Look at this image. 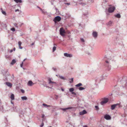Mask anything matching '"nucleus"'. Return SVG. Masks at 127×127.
Masks as SVG:
<instances>
[{
	"label": "nucleus",
	"instance_id": "1",
	"mask_svg": "<svg viewBox=\"0 0 127 127\" xmlns=\"http://www.w3.org/2000/svg\"><path fill=\"white\" fill-rule=\"evenodd\" d=\"M118 106L119 107H122V106L120 104L117 103L112 105L111 106V109L112 110H113L116 107H117Z\"/></svg>",
	"mask_w": 127,
	"mask_h": 127
},
{
	"label": "nucleus",
	"instance_id": "2",
	"mask_svg": "<svg viewBox=\"0 0 127 127\" xmlns=\"http://www.w3.org/2000/svg\"><path fill=\"white\" fill-rule=\"evenodd\" d=\"M61 20V18L59 16H57L55 17L53 20L54 21L55 23H57V22L60 21Z\"/></svg>",
	"mask_w": 127,
	"mask_h": 127
},
{
	"label": "nucleus",
	"instance_id": "3",
	"mask_svg": "<svg viewBox=\"0 0 127 127\" xmlns=\"http://www.w3.org/2000/svg\"><path fill=\"white\" fill-rule=\"evenodd\" d=\"M115 9V7L114 6L109 7L108 9V11L109 13L113 12Z\"/></svg>",
	"mask_w": 127,
	"mask_h": 127
},
{
	"label": "nucleus",
	"instance_id": "4",
	"mask_svg": "<svg viewBox=\"0 0 127 127\" xmlns=\"http://www.w3.org/2000/svg\"><path fill=\"white\" fill-rule=\"evenodd\" d=\"M118 81H120L121 83H125L126 84L127 82V77H123L121 80L119 79L118 80Z\"/></svg>",
	"mask_w": 127,
	"mask_h": 127
},
{
	"label": "nucleus",
	"instance_id": "5",
	"mask_svg": "<svg viewBox=\"0 0 127 127\" xmlns=\"http://www.w3.org/2000/svg\"><path fill=\"white\" fill-rule=\"evenodd\" d=\"M105 62L106 63V66L107 67V70L108 71H109L111 69V66L110 65H109V61L108 60H106Z\"/></svg>",
	"mask_w": 127,
	"mask_h": 127
},
{
	"label": "nucleus",
	"instance_id": "6",
	"mask_svg": "<svg viewBox=\"0 0 127 127\" xmlns=\"http://www.w3.org/2000/svg\"><path fill=\"white\" fill-rule=\"evenodd\" d=\"M108 101V99L107 98H104L103 100L100 102L101 105H103L104 104L107 103Z\"/></svg>",
	"mask_w": 127,
	"mask_h": 127
},
{
	"label": "nucleus",
	"instance_id": "7",
	"mask_svg": "<svg viewBox=\"0 0 127 127\" xmlns=\"http://www.w3.org/2000/svg\"><path fill=\"white\" fill-rule=\"evenodd\" d=\"M48 79V84H56V83L52 81V80H53V79L49 77H48L47 78Z\"/></svg>",
	"mask_w": 127,
	"mask_h": 127
},
{
	"label": "nucleus",
	"instance_id": "8",
	"mask_svg": "<svg viewBox=\"0 0 127 127\" xmlns=\"http://www.w3.org/2000/svg\"><path fill=\"white\" fill-rule=\"evenodd\" d=\"M104 118L107 120H109L111 119V116L107 114H106L104 115Z\"/></svg>",
	"mask_w": 127,
	"mask_h": 127
},
{
	"label": "nucleus",
	"instance_id": "9",
	"mask_svg": "<svg viewBox=\"0 0 127 127\" xmlns=\"http://www.w3.org/2000/svg\"><path fill=\"white\" fill-rule=\"evenodd\" d=\"M60 34L62 36L64 35V34L65 33L64 30L63 28H61L60 30Z\"/></svg>",
	"mask_w": 127,
	"mask_h": 127
},
{
	"label": "nucleus",
	"instance_id": "10",
	"mask_svg": "<svg viewBox=\"0 0 127 127\" xmlns=\"http://www.w3.org/2000/svg\"><path fill=\"white\" fill-rule=\"evenodd\" d=\"M103 78H102V79H100L98 78H95V81L96 83L97 84L99 83L100 81L102 80L103 79Z\"/></svg>",
	"mask_w": 127,
	"mask_h": 127
},
{
	"label": "nucleus",
	"instance_id": "11",
	"mask_svg": "<svg viewBox=\"0 0 127 127\" xmlns=\"http://www.w3.org/2000/svg\"><path fill=\"white\" fill-rule=\"evenodd\" d=\"M64 56L69 58L71 57H72V55L71 54H68L67 53H65L64 54Z\"/></svg>",
	"mask_w": 127,
	"mask_h": 127
},
{
	"label": "nucleus",
	"instance_id": "12",
	"mask_svg": "<svg viewBox=\"0 0 127 127\" xmlns=\"http://www.w3.org/2000/svg\"><path fill=\"white\" fill-rule=\"evenodd\" d=\"M93 36L95 38H96L97 36V33L96 32H94L92 33Z\"/></svg>",
	"mask_w": 127,
	"mask_h": 127
},
{
	"label": "nucleus",
	"instance_id": "13",
	"mask_svg": "<svg viewBox=\"0 0 127 127\" xmlns=\"http://www.w3.org/2000/svg\"><path fill=\"white\" fill-rule=\"evenodd\" d=\"M72 108V107H67V108H60V109L64 111H65L66 110L71 109Z\"/></svg>",
	"mask_w": 127,
	"mask_h": 127
},
{
	"label": "nucleus",
	"instance_id": "14",
	"mask_svg": "<svg viewBox=\"0 0 127 127\" xmlns=\"http://www.w3.org/2000/svg\"><path fill=\"white\" fill-rule=\"evenodd\" d=\"M87 113L86 111L85 110H83L82 111L80 112L79 114L80 115H82Z\"/></svg>",
	"mask_w": 127,
	"mask_h": 127
},
{
	"label": "nucleus",
	"instance_id": "15",
	"mask_svg": "<svg viewBox=\"0 0 127 127\" xmlns=\"http://www.w3.org/2000/svg\"><path fill=\"white\" fill-rule=\"evenodd\" d=\"M34 84L31 81H29L28 83V85L29 86H32Z\"/></svg>",
	"mask_w": 127,
	"mask_h": 127
},
{
	"label": "nucleus",
	"instance_id": "16",
	"mask_svg": "<svg viewBox=\"0 0 127 127\" xmlns=\"http://www.w3.org/2000/svg\"><path fill=\"white\" fill-rule=\"evenodd\" d=\"M5 84L6 85H7L9 87H12V84L11 83L9 82H6L5 83Z\"/></svg>",
	"mask_w": 127,
	"mask_h": 127
},
{
	"label": "nucleus",
	"instance_id": "17",
	"mask_svg": "<svg viewBox=\"0 0 127 127\" xmlns=\"http://www.w3.org/2000/svg\"><path fill=\"white\" fill-rule=\"evenodd\" d=\"M114 89L115 90L114 91L115 92H117V91H119V88L118 87H117L116 85L115 86Z\"/></svg>",
	"mask_w": 127,
	"mask_h": 127
},
{
	"label": "nucleus",
	"instance_id": "18",
	"mask_svg": "<svg viewBox=\"0 0 127 127\" xmlns=\"http://www.w3.org/2000/svg\"><path fill=\"white\" fill-rule=\"evenodd\" d=\"M83 14L84 16H87L88 15V11H86L85 12L83 11Z\"/></svg>",
	"mask_w": 127,
	"mask_h": 127
},
{
	"label": "nucleus",
	"instance_id": "19",
	"mask_svg": "<svg viewBox=\"0 0 127 127\" xmlns=\"http://www.w3.org/2000/svg\"><path fill=\"white\" fill-rule=\"evenodd\" d=\"M10 98L12 100H14V95L13 94H11V95Z\"/></svg>",
	"mask_w": 127,
	"mask_h": 127
},
{
	"label": "nucleus",
	"instance_id": "20",
	"mask_svg": "<svg viewBox=\"0 0 127 127\" xmlns=\"http://www.w3.org/2000/svg\"><path fill=\"white\" fill-rule=\"evenodd\" d=\"M40 10L42 11V13L44 14H47V12L45 11V10L44 9H40Z\"/></svg>",
	"mask_w": 127,
	"mask_h": 127
},
{
	"label": "nucleus",
	"instance_id": "21",
	"mask_svg": "<svg viewBox=\"0 0 127 127\" xmlns=\"http://www.w3.org/2000/svg\"><path fill=\"white\" fill-rule=\"evenodd\" d=\"M16 62V61L15 59H13L12 61L10 63V64L12 65H13Z\"/></svg>",
	"mask_w": 127,
	"mask_h": 127
},
{
	"label": "nucleus",
	"instance_id": "22",
	"mask_svg": "<svg viewBox=\"0 0 127 127\" xmlns=\"http://www.w3.org/2000/svg\"><path fill=\"white\" fill-rule=\"evenodd\" d=\"M14 1L17 3H21L22 2L21 0H14Z\"/></svg>",
	"mask_w": 127,
	"mask_h": 127
},
{
	"label": "nucleus",
	"instance_id": "23",
	"mask_svg": "<svg viewBox=\"0 0 127 127\" xmlns=\"http://www.w3.org/2000/svg\"><path fill=\"white\" fill-rule=\"evenodd\" d=\"M115 17L118 18H120L121 17V15L119 14H118L115 16Z\"/></svg>",
	"mask_w": 127,
	"mask_h": 127
},
{
	"label": "nucleus",
	"instance_id": "24",
	"mask_svg": "<svg viewBox=\"0 0 127 127\" xmlns=\"http://www.w3.org/2000/svg\"><path fill=\"white\" fill-rule=\"evenodd\" d=\"M21 99L22 100H26L27 99V98L26 96H24L21 97Z\"/></svg>",
	"mask_w": 127,
	"mask_h": 127
},
{
	"label": "nucleus",
	"instance_id": "25",
	"mask_svg": "<svg viewBox=\"0 0 127 127\" xmlns=\"http://www.w3.org/2000/svg\"><path fill=\"white\" fill-rule=\"evenodd\" d=\"M59 77L61 79L64 80H66V79L63 76H60V75H59Z\"/></svg>",
	"mask_w": 127,
	"mask_h": 127
},
{
	"label": "nucleus",
	"instance_id": "26",
	"mask_svg": "<svg viewBox=\"0 0 127 127\" xmlns=\"http://www.w3.org/2000/svg\"><path fill=\"white\" fill-rule=\"evenodd\" d=\"M82 85V84L81 83H79V84L75 85V86L76 87H79L81 86Z\"/></svg>",
	"mask_w": 127,
	"mask_h": 127
},
{
	"label": "nucleus",
	"instance_id": "27",
	"mask_svg": "<svg viewBox=\"0 0 127 127\" xmlns=\"http://www.w3.org/2000/svg\"><path fill=\"white\" fill-rule=\"evenodd\" d=\"M69 91L71 92H73L74 90V89L73 88H70L69 89Z\"/></svg>",
	"mask_w": 127,
	"mask_h": 127
},
{
	"label": "nucleus",
	"instance_id": "28",
	"mask_svg": "<svg viewBox=\"0 0 127 127\" xmlns=\"http://www.w3.org/2000/svg\"><path fill=\"white\" fill-rule=\"evenodd\" d=\"M42 105L43 106H45V107H49L50 106V105H47V104H46L45 103H43L42 104Z\"/></svg>",
	"mask_w": 127,
	"mask_h": 127
},
{
	"label": "nucleus",
	"instance_id": "29",
	"mask_svg": "<svg viewBox=\"0 0 127 127\" xmlns=\"http://www.w3.org/2000/svg\"><path fill=\"white\" fill-rule=\"evenodd\" d=\"M3 71L4 72H5V73H6L7 75L8 76H9L10 75V74L8 73H7V72H8L7 70H6L4 71L3 70Z\"/></svg>",
	"mask_w": 127,
	"mask_h": 127
},
{
	"label": "nucleus",
	"instance_id": "30",
	"mask_svg": "<svg viewBox=\"0 0 127 127\" xmlns=\"http://www.w3.org/2000/svg\"><path fill=\"white\" fill-rule=\"evenodd\" d=\"M112 23V22L111 21H109L107 24V25L109 26H110Z\"/></svg>",
	"mask_w": 127,
	"mask_h": 127
},
{
	"label": "nucleus",
	"instance_id": "31",
	"mask_svg": "<svg viewBox=\"0 0 127 127\" xmlns=\"http://www.w3.org/2000/svg\"><path fill=\"white\" fill-rule=\"evenodd\" d=\"M78 89L80 90L81 91L84 89H85V88L82 87H80Z\"/></svg>",
	"mask_w": 127,
	"mask_h": 127
},
{
	"label": "nucleus",
	"instance_id": "32",
	"mask_svg": "<svg viewBox=\"0 0 127 127\" xmlns=\"http://www.w3.org/2000/svg\"><path fill=\"white\" fill-rule=\"evenodd\" d=\"M2 11L1 12L4 15H6V13L5 11H3L2 9H1Z\"/></svg>",
	"mask_w": 127,
	"mask_h": 127
},
{
	"label": "nucleus",
	"instance_id": "33",
	"mask_svg": "<svg viewBox=\"0 0 127 127\" xmlns=\"http://www.w3.org/2000/svg\"><path fill=\"white\" fill-rule=\"evenodd\" d=\"M56 47L55 46H54L53 48V52H54L56 50Z\"/></svg>",
	"mask_w": 127,
	"mask_h": 127
},
{
	"label": "nucleus",
	"instance_id": "34",
	"mask_svg": "<svg viewBox=\"0 0 127 127\" xmlns=\"http://www.w3.org/2000/svg\"><path fill=\"white\" fill-rule=\"evenodd\" d=\"M0 111L3 112V108L2 106H0Z\"/></svg>",
	"mask_w": 127,
	"mask_h": 127
},
{
	"label": "nucleus",
	"instance_id": "35",
	"mask_svg": "<svg viewBox=\"0 0 127 127\" xmlns=\"http://www.w3.org/2000/svg\"><path fill=\"white\" fill-rule=\"evenodd\" d=\"M95 108L96 110H98L99 108L98 106H95Z\"/></svg>",
	"mask_w": 127,
	"mask_h": 127
},
{
	"label": "nucleus",
	"instance_id": "36",
	"mask_svg": "<svg viewBox=\"0 0 127 127\" xmlns=\"http://www.w3.org/2000/svg\"><path fill=\"white\" fill-rule=\"evenodd\" d=\"M69 80H71V81H69V82L70 83H72L73 81V78H71V79H69Z\"/></svg>",
	"mask_w": 127,
	"mask_h": 127
},
{
	"label": "nucleus",
	"instance_id": "37",
	"mask_svg": "<svg viewBox=\"0 0 127 127\" xmlns=\"http://www.w3.org/2000/svg\"><path fill=\"white\" fill-rule=\"evenodd\" d=\"M18 44L19 45V46H21V45L22 44V42L20 41H19L18 42Z\"/></svg>",
	"mask_w": 127,
	"mask_h": 127
},
{
	"label": "nucleus",
	"instance_id": "38",
	"mask_svg": "<svg viewBox=\"0 0 127 127\" xmlns=\"http://www.w3.org/2000/svg\"><path fill=\"white\" fill-rule=\"evenodd\" d=\"M52 69H53L56 72L57 71V69L55 67H53L52 68Z\"/></svg>",
	"mask_w": 127,
	"mask_h": 127
},
{
	"label": "nucleus",
	"instance_id": "39",
	"mask_svg": "<svg viewBox=\"0 0 127 127\" xmlns=\"http://www.w3.org/2000/svg\"><path fill=\"white\" fill-rule=\"evenodd\" d=\"M10 30L12 31L13 32H14L15 31V28H11L10 29Z\"/></svg>",
	"mask_w": 127,
	"mask_h": 127
},
{
	"label": "nucleus",
	"instance_id": "40",
	"mask_svg": "<svg viewBox=\"0 0 127 127\" xmlns=\"http://www.w3.org/2000/svg\"><path fill=\"white\" fill-rule=\"evenodd\" d=\"M21 91L22 93H24L25 92V91L23 89H21Z\"/></svg>",
	"mask_w": 127,
	"mask_h": 127
},
{
	"label": "nucleus",
	"instance_id": "41",
	"mask_svg": "<svg viewBox=\"0 0 127 127\" xmlns=\"http://www.w3.org/2000/svg\"><path fill=\"white\" fill-rule=\"evenodd\" d=\"M14 25L16 27L18 28V27L17 26V24L16 23H14Z\"/></svg>",
	"mask_w": 127,
	"mask_h": 127
},
{
	"label": "nucleus",
	"instance_id": "42",
	"mask_svg": "<svg viewBox=\"0 0 127 127\" xmlns=\"http://www.w3.org/2000/svg\"><path fill=\"white\" fill-rule=\"evenodd\" d=\"M64 4H67V5H70V3H68L64 2Z\"/></svg>",
	"mask_w": 127,
	"mask_h": 127
},
{
	"label": "nucleus",
	"instance_id": "43",
	"mask_svg": "<svg viewBox=\"0 0 127 127\" xmlns=\"http://www.w3.org/2000/svg\"><path fill=\"white\" fill-rule=\"evenodd\" d=\"M44 125L43 122H42V124L40 125V127H42Z\"/></svg>",
	"mask_w": 127,
	"mask_h": 127
},
{
	"label": "nucleus",
	"instance_id": "44",
	"mask_svg": "<svg viewBox=\"0 0 127 127\" xmlns=\"http://www.w3.org/2000/svg\"><path fill=\"white\" fill-rule=\"evenodd\" d=\"M81 40L82 42H84V40L83 38H81Z\"/></svg>",
	"mask_w": 127,
	"mask_h": 127
},
{
	"label": "nucleus",
	"instance_id": "45",
	"mask_svg": "<svg viewBox=\"0 0 127 127\" xmlns=\"http://www.w3.org/2000/svg\"><path fill=\"white\" fill-rule=\"evenodd\" d=\"M72 94H73L74 95H76V94L75 93V92H71V93Z\"/></svg>",
	"mask_w": 127,
	"mask_h": 127
},
{
	"label": "nucleus",
	"instance_id": "46",
	"mask_svg": "<svg viewBox=\"0 0 127 127\" xmlns=\"http://www.w3.org/2000/svg\"><path fill=\"white\" fill-rule=\"evenodd\" d=\"M55 98L56 99H57L58 98V96L57 95H56Z\"/></svg>",
	"mask_w": 127,
	"mask_h": 127
},
{
	"label": "nucleus",
	"instance_id": "47",
	"mask_svg": "<svg viewBox=\"0 0 127 127\" xmlns=\"http://www.w3.org/2000/svg\"><path fill=\"white\" fill-rule=\"evenodd\" d=\"M23 64V62H22L21 64H20V66L21 67H22Z\"/></svg>",
	"mask_w": 127,
	"mask_h": 127
},
{
	"label": "nucleus",
	"instance_id": "48",
	"mask_svg": "<svg viewBox=\"0 0 127 127\" xmlns=\"http://www.w3.org/2000/svg\"><path fill=\"white\" fill-rule=\"evenodd\" d=\"M45 118H42V122H43L45 121Z\"/></svg>",
	"mask_w": 127,
	"mask_h": 127
},
{
	"label": "nucleus",
	"instance_id": "49",
	"mask_svg": "<svg viewBox=\"0 0 127 127\" xmlns=\"http://www.w3.org/2000/svg\"><path fill=\"white\" fill-rule=\"evenodd\" d=\"M119 40V37L118 36L116 37V40L117 41V40Z\"/></svg>",
	"mask_w": 127,
	"mask_h": 127
},
{
	"label": "nucleus",
	"instance_id": "50",
	"mask_svg": "<svg viewBox=\"0 0 127 127\" xmlns=\"http://www.w3.org/2000/svg\"><path fill=\"white\" fill-rule=\"evenodd\" d=\"M45 117V115L44 114H42V118H44Z\"/></svg>",
	"mask_w": 127,
	"mask_h": 127
},
{
	"label": "nucleus",
	"instance_id": "51",
	"mask_svg": "<svg viewBox=\"0 0 127 127\" xmlns=\"http://www.w3.org/2000/svg\"><path fill=\"white\" fill-rule=\"evenodd\" d=\"M19 11V9H17L15 10V12H16L17 11Z\"/></svg>",
	"mask_w": 127,
	"mask_h": 127
},
{
	"label": "nucleus",
	"instance_id": "52",
	"mask_svg": "<svg viewBox=\"0 0 127 127\" xmlns=\"http://www.w3.org/2000/svg\"><path fill=\"white\" fill-rule=\"evenodd\" d=\"M81 4H82V5H85L86 4H85L84 3H81Z\"/></svg>",
	"mask_w": 127,
	"mask_h": 127
},
{
	"label": "nucleus",
	"instance_id": "53",
	"mask_svg": "<svg viewBox=\"0 0 127 127\" xmlns=\"http://www.w3.org/2000/svg\"><path fill=\"white\" fill-rule=\"evenodd\" d=\"M19 48L20 49H22L23 48V47L21 46L19 47Z\"/></svg>",
	"mask_w": 127,
	"mask_h": 127
},
{
	"label": "nucleus",
	"instance_id": "54",
	"mask_svg": "<svg viewBox=\"0 0 127 127\" xmlns=\"http://www.w3.org/2000/svg\"><path fill=\"white\" fill-rule=\"evenodd\" d=\"M13 50H12V49H11V50H10V53H12V52H13Z\"/></svg>",
	"mask_w": 127,
	"mask_h": 127
},
{
	"label": "nucleus",
	"instance_id": "55",
	"mask_svg": "<svg viewBox=\"0 0 127 127\" xmlns=\"http://www.w3.org/2000/svg\"><path fill=\"white\" fill-rule=\"evenodd\" d=\"M34 44V43H32L31 44V45H33Z\"/></svg>",
	"mask_w": 127,
	"mask_h": 127
},
{
	"label": "nucleus",
	"instance_id": "56",
	"mask_svg": "<svg viewBox=\"0 0 127 127\" xmlns=\"http://www.w3.org/2000/svg\"><path fill=\"white\" fill-rule=\"evenodd\" d=\"M5 78V79L4 80H7V78L6 77Z\"/></svg>",
	"mask_w": 127,
	"mask_h": 127
},
{
	"label": "nucleus",
	"instance_id": "57",
	"mask_svg": "<svg viewBox=\"0 0 127 127\" xmlns=\"http://www.w3.org/2000/svg\"><path fill=\"white\" fill-rule=\"evenodd\" d=\"M15 48H13V50L14 51H15Z\"/></svg>",
	"mask_w": 127,
	"mask_h": 127
},
{
	"label": "nucleus",
	"instance_id": "58",
	"mask_svg": "<svg viewBox=\"0 0 127 127\" xmlns=\"http://www.w3.org/2000/svg\"><path fill=\"white\" fill-rule=\"evenodd\" d=\"M37 8H38L40 9H40H41V8H40L39 7V6H37Z\"/></svg>",
	"mask_w": 127,
	"mask_h": 127
},
{
	"label": "nucleus",
	"instance_id": "59",
	"mask_svg": "<svg viewBox=\"0 0 127 127\" xmlns=\"http://www.w3.org/2000/svg\"><path fill=\"white\" fill-rule=\"evenodd\" d=\"M3 25H4L5 27L6 26V25L5 24H3Z\"/></svg>",
	"mask_w": 127,
	"mask_h": 127
},
{
	"label": "nucleus",
	"instance_id": "60",
	"mask_svg": "<svg viewBox=\"0 0 127 127\" xmlns=\"http://www.w3.org/2000/svg\"><path fill=\"white\" fill-rule=\"evenodd\" d=\"M11 103L12 104H14V103L12 101H11Z\"/></svg>",
	"mask_w": 127,
	"mask_h": 127
},
{
	"label": "nucleus",
	"instance_id": "61",
	"mask_svg": "<svg viewBox=\"0 0 127 127\" xmlns=\"http://www.w3.org/2000/svg\"><path fill=\"white\" fill-rule=\"evenodd\" d=\"M83 127H88L87 126L85 125V126H84Z\"/></svg>",
	"mask_w": 127,
	"mask_h": 127
},
{
	"label": "nucleus",
	"instance_id": "62",
	"mask_svg": "<svg viewBox=\"0 0 127 127\" xmlns=\"http://www.w3.org/2000/svg\"><path fill=\"white\" fill-rule=\"evenodd\" d=\"M62 91H64V90L63 89H62Z\"/></svg>",
	"mask_w": 127,
	"mask_h": 127
},
{
	"label": "nucleus",
	"instance_id": "63",
	"mask_svg": "<svg viewBox=\"0 0 127 127\" xmlns=\"http://www.w3.org/2000/svg\"><path fill=\"white\" fill-rule=\"evenodd\" d=\"M26 59H24V60L23 61V62L24 61L26 60Z\"/></svg>",
	"mask_w": 127,
	"mask_h": 127
},
{
	"label": "nucleus",
	"instance_id": "64",
	"mask_svg": "<svg viewBox=\"0 0 127 127\" xmlns=\"http://www.w3.org/2000/svg\"><path fill=\"white\" fill-rule=\"evenodd\" d=\"M88 54L89 55H91V54L90 53H88Z\"/></svg>",
	"mask_w": 127,
	"mask_h": 127
}]
</instances>
